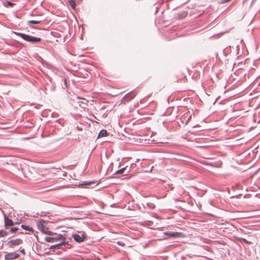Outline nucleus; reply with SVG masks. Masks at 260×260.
Segmentation results:
<instances>
[{"label": "nucleus", "mask_w": 260, "mask_h": 260, "mask_svg": "<svg viewBox=\"0 0 260 260\" xmlns=\"http://www.w3.org/2000/svg\"><path fill=\"white\" fill-rule=\"evenodd\" d=\"M14 33L17 36L21 37L24 40L29 42L32 44H36L41 42V39L40 38L33 37L21 32L14 31Z\"/></svg>", "instance_id": "nucleus-1"}, {"label": "nucleus", "mask_w": 260, "mask_h": 260, "mask_svg": "<svg viewBox=\"0 0 260 260\" xmlns=\"http://www.w3.org/2000/svg\"><path fill=\"white\" fill-rule=\"evenodd\" d=\"M72 237L75 241L78 243L83 242L86 238L87 236L85 233H80L79 234L72 235Z\"/></svg>", "instance_id": "nucleus-2"}, {"label": "nucleus", "mask_w": 260, "mask_h": 260, "mask_svg": "<svg viewBox=\"0 0 260 260\" xmlns=\"http://www.w3.org/2000/svg\"><path fill=\"white\" fill-rule=\"evenodd\" d=\"M23 243V241L21 239H16L11 240L8 242V246L11 248H13L14 246L20 245Z\"/></svg>", "instance_id": "nucleus-3"}, {"label": "nucleus", "mask_w": 260, "mask_h": 260, "mask_svg": "<svg viewBox=\"0 0 260 260\" xmlns=\"http://www.w3.org/2000/svg\"><path fill=\"white\" fill-rule=\"evenodd\" d=\"M136 95V93L134 91H131L127 93L123 98L124 102H128L133 99Z\"/></svg>", "instance_id": "nucleus-4"}, {"label": "nucleus", "mask_w": 260, "mask_h": 260, "mask_svg": "<svg viewBox=\"0 0 260 260\" xmlns=\"http://www.w3.org/2000/svg\"><path fill=\"white\" fill-rule=\"evenodd\" d=\"M4 221H5V228L6 230L9 229V226H12L14 224V223L13 221L6 216H5L4 218Z\"/></svg>", "instance_id": "nucleus-5"}, {"label": "nucleus", "mask_w": 260, "mask_h": 260, "mask_svg": "<svg viewBox=\"0 0 260 260\" xmlns=\"http://www.w3.org/2000/svg\"><path fill=\"white\" fill-rule=\"evenodd\" d=\"M75 102L79 104V105L83 108H84L83 106H82L80 103L83 105H86L85 102H87V100L85 99H81L78 96H75L73 100Z\"/></svg>", "instance_id": "nucleus-6"}, {"label": "nucleus", "mask_w": 260, "mask_h": 260, "mask_svg": "<svg viewBox=\"0 0 260 260\" xmlns=\"http://www.w3.org/2000/svg\"><path fill=\"white\" fill-rule=\"evenodd\" d=\"M19 256V254L16 252H11L6 254L5 255V258L6 259H12L18 258Z\"/></svg>", "instance_id": "nucleus-7"}, {"label": "nucleus", "mask_w": 260, "mask_h": 260, "mask_svg": "<svg viewBox=\"0 0 260 260\" xmlns=\"http://www.w3.org/2000/svg\"><path fill=\"white\" fill-rule=\"evenodd\" d=\"M46 223V221H45L43 219H40L38 220L37 221V225L38 229L40 231H42L43 229L44 230V228H45L46 225L45 224Z\"/></svg>", "instance_id": "nucleus-8"}, {"label": "nucleus", "mask_w": 260, "mask_h": 260, "mask_svg": "<svg viewBox=\"0 0 260 260\" xmlns=\"http://www.w3.org/2000/svg\"><path fill=\"white\" fill-rule=\"evenodd\" d=\"M68 2L70 7L75 10L76 4L79 3V0H69Z\"/></svg>", "instance_id": "nucleus-9"}, {"label": "nucleus", "mask_w": 260, "mask_h": 260, "mask_svg": "<svg viewBox=\"0 0 260 260\" xmlns=\"http://www.w3.org/2000/svg\"><path fill=\"white\" fill-rule=\"evenodd\" d=\"M45 240L47 242H55L58 240V236L56 237H46L45 238Z\"/></svg>", "instance_id": "nucleus-10"}, {"label": "nucleus", "mask_w": 260, "mask_h": 260, "mask_svg": "<svg viewBox=\"0 0 260 260\" xmlns=\"http://www.w3.org/2000/svg\"><path fill=\"white\" fill-rule=\"evenodd\" d=\"M164 234L165 235H167L169 237H177L179 236V233L177 232H165Z\"/></svg>", "instance_id": "nucleus-11"}, {"label": "nucleus", "mask_w": 260, "mask_h": 260, "mask_svg": "<svg viewBox=\"0 0 260 260\" xmlns=\"http://www.w3.org/2000/svg\"><path fill=\"white\" fill-rule=\"evenodd\" d=\"M107 136V132L105 129L101 130L98 135V137H103Z\"/></svg>", "instance_id": "nucleus-12"}, {"label": "nucleus", "mask_w": 260, "mask_h": 260, "mask_svg": "<svg viewBox=\"0 0 260 260\" xmlns=\"http://www.w3.org/2000/svg\"><path fill=\"white\" fill-rule=\"evenodd\" d=\"M15 4L12 2L7 1L6 3L4 4V5L6 7H13Z\"/></svg>", "instance_id": "nucleus-13"}, {"label": "nucleus", "mask_w": 260, "mask_h": 260, "mask_svg": "<svg viewBox=\"0 0 260 260\" xmlns=\"http://www.w3.org/2000/svg\"><path fill=\"white\" fill-rule=\"evenodd\" d=\"M65 244V242H64V240H63L62 242H60V243H58L57 244H55L54 245L51 246L50 248L51 249H52V248H54V249H55V248H58L61 244Z\"/></svg>", "instance_id": "nucleus-14"}, {"label": "nucleus", "mask_w": 260, "mask_h": 260, "mask_svg": "<svg viewBox=\"0 0 260 260\" xmlns=\"http://www.w3.org/2000/svg\"><path fill=\"white\" fill-rule=\"evenodd\" d=\"M147 206L151 209H153L155 207V205L153 203L148 202L146 203Z\"/></svg>", "instance_id": "nucleus-15"}, {"label": "nucleus", "mask_w": 260, "mask_h": 260, "mask_svg": "<svg viewBox=\"0 0 260 260\" xmlns=\"http://www.w3.org/2000/svg\"><path fill=\"white\" fill-rule=\"evenodd\" d=\"M126 167L123 168L116 171L115 174H122L124 172V171L126 170Z\"/></svg>", "instance_id": "nucleus-16"}, {"label": "nucleus", "mask_w": 260, "mask_h": 260, "mask_svg": "<svg viewBox=\"0 0 260 260\" xmlns=\"http://www.w3.org/2000/svg\"><path fill=\"white\" fill-rule=\"evenodd\" d=\"M21 227L24 230H27V231H31V232L33 231L32 229L28 226H27L25 225H21Z\"/></svg>", "instance_id": "nucleus-17"}, {"label": "nucleus", "mask_w": 260, "mask_h": 260, "mask_svg": "<svg viewBox=\"0 0 260 260\" xmlns=\"http://www.w3.org/2000/svg\"><path fill=\"white\" fill-rule=\"evenodd\" d=\"M8 235V232L4 230H0V237H3Z\"/></svg>", "instance_id": "nucleus-18"}, {"label": "nucleus", "mask_w": 260, "mask_h": 260, "mask_svg": "<svg viewBox=\"0 0 260 260\" xmlns=\"http://www.w3.org/2000/svg\"><path fill=\"white\" fill-rule=\"evenodd\" d=\"M41 22H42V20H29L28 21V23H32V24H39Z\"/></svg>", "instance_id": "nucleus-19"}, {"label": "nucleus", "mask_w": 260, "mask_h": 260, "mask_svg": "<svg viewBox=\"0 0 260 260\" xmlns=\"http://www.w3.org/2000/svg\"><path fill=\"white\" fill-rule=\"evenodd\" d=\"M239 241L240 242H244L247 244H250L251 243L248 241H247L244 238H239Z\"/></svg>", "instance_id": "nucleus-20"}, {"label": "nucleus", "mask_w": 260, "mask_h": 260, "mask_svg": "<svg viewBox=\"0 0 260 260\" xmlns=\"http://www.w3.org/2000/svg\"><path fill=\"white\" fill-rule=\"evenodd\" d=\"M18 228L17 227H12L10 229V232L12 233H14L15 232H16V231H17L18 230Z\"/></svg>", "instance_id": "nucleus-21"}, {"label": "nucleus", "mask_w": 260, "mask_h": 260, "mask_svg": "<svg viewBox=\"0 0 260 260\" xmlns=\"http://www.w3.org/2000/svg\"><path fill=\"white\" fill-rule=\"evenodd\" d=\"M42 232L45 233V234H50V232L49 231V230H48V228H46L45 226V228H44V230H42V231H41Z\"/></svg>", "instance_id": "nucleus-22"}, {"label": "nucleus", "mask_w": 260, "mask_h": 260, "mask_svg": "<svg viewBox=\"0 0 260 260\" xmlns=\"http://www.w3.org/2000/svg\"><path fill=\"white\" fill-rule=\"evenodd\" d=\"M93 182L91 181H85L82 184L83 185H90Z\"/></svg>", "instance_id": "nucleus-23"}, {"label": "nucleus", "mask_w": 260, "mask_h": 260, "mask_svg": "<svg viewBox=\"0 0 260 260\" xmlns=\"http://www.w3.org/2000/svg\"><path fill=\"white\" fill-rule=\"evenodd\" d=\"M20 252L22 253L23 254H25V250L24 249H21L20 250Z\"/></svg>", "instance_id": "nucleus-24"}, {"label": "nucleus", "mask_w": 260, "mask_h": 260, "mask_svg": "<svg viewBox=\"0 0 260 260\" xmlns=\"http://www.w3.org/2000/svg\"><path fill=\"white\" fill-rule=\"evenodd\" d=\"M76 128H77L78 131H82V128H81V127H79L78 126H76Z\"/></svg>", "instance_id": "nucleus-25"}, {"label": "nucleus", "mask_w": 260, "mask_h": 260, "mask_svg": "<svg viewBox=\"0 0 260 260\" xmlns=\"http://www.w3.org/2000/svg\"><path fill=\"white\" fill-rule=\"evenodd\" d=\"M63 82H64V83L65 84V82H66L65 79H63Z\"/></svg>", "instance_id": "nucleus-26"}, {"label": "nucleus", "mask_w": 260, "mask_h": 260, "mask_svg": "<svg viewBox=\"0 0 260 260\" xmlns=\"http://www.w3.org/2000/svg\"><path fill=\"white\" fill-rule=\"evenodd\" d=\"M63 39L64 40H65V36H64V37H63Z\"/></svg>", "instance_id": "nucleus-27"}, {"label": "nucleus", "mask_w": 260, "mask_h": 260, "mask_svg": "<svg viewBox=\"0 0 260 260\" xmlns=\"http://www.w3.org/2000/svg\"><path fill=\"white\" fill-rule=\"evenodd\" d=\"M66 245H67V244H68V242H67V241H66Z\"/></svg>", "instance_id": "nucleus-28"}]
</instances>
